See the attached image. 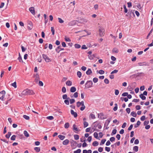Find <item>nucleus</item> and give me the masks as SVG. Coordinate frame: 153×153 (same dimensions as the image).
<instances>
[{
  "instance_id": "f257e3e1",
  "label": "nucleus",
  "mask_w": 153,
  "mask_h": 153,
  "mask_svg": "<svg viewBox=\"0 0 153 153\" xmlns=\"http://www.w3.org/2000/svg\"><path fill=\"white\" fill-rule=\"evenodd\" d=\"M23 94L25 95H32L34 94V93L32 90L26 89L23 91Z\"/></svg>"
},
{
  "instance_id": "f03ea898",
  "label": "nucleus",
  "mask_w": 153,
  "mask_h": 153,
  "mask_svg": "<svg viewBox=\"0 0 153 153\" xmlns=\"http://www.w3.org/2000/svg\"><path fill=\"white\" fill-rule=\"evenodd\" d=\"M93 84L91 80L88 81L85 84V87L87 88H90L92 86Z\"/></svg>"
},
{
  "instance_id": "7ed1b4c3",
  "label": "nucleus",
  "mask_w": 153,
  "mask_h": 153,
  "mask_svg": "<svg viewBox=\"0 0 153 153\" xmlns=\"http://www.w3.org/2000/svg\"><path fill=\"white\" fill-rule=\"evenodd\" d=\"M99 32L100 33V36H104L105 34V30L103 28L101 27H99Z\"/></svg>"
},
{
  "instance_id": "20e7f679",
  "label": "nucleus",
  "mask_w": 153,
  "mask_h": 153,
  "mask_svg": "<svg viewBox=\"0 0 153 153\" xmlns=\"http://www.w3.org/2000/svg\"><path fill=\"white\" fill-rule=\"evenodd\" d=\"M42 57L44 59L45 62H50L51 61V59L47 56V55L43 54L42 55Z\"/></svg>"
},
{
  "instance_id": "39448f33",
  "label": "nucleus",
  "mask_w": 153,
  "mask_h": 153,
  "mask_svg": "<svg viewBox=\"0 0 153 153\" xmlns=\"http://www.w3.org/2000/svg\"><path fill=\"white\" fill-rule=\"evenodd\" d=\"M132 14L133 15H134V13L131 11H129L126 15V16L127 17L128 19H129L131 18V15Z\"/></svg>"
},
{
  "instance_id": "423d86ee",
  "label": "nucleus",
  "mask_w": 153,
  "mask_h": 153,
  "mask_svg": "<svg viewBox=\"0 0 153 153\" xmlns=\"http://www.w3.org/2000/svg\"><path fill=\"white\" fill-rule=\"evenodd\" d=\"M71 114L73 115L74 117H76L77 116V113L74 111L73 110H71Z\"/></svg>"
},
{
  "instance_id": "0eeeda50",
  "label": "nucleus",
  "mask_w": 153,
  "mask_h": 153,
  "mask_svg": "<svg viewBox=\"0 0 153 153\" xmlns=\"http://www.w3.org/2000/svg\"><path fill=\"white\" fill-rule=\"evenodd\" d=\"M29 10L33 14H35V10L34 8L33 7H31L29 9Z\"/></svg>"
},
{
  "instance_id": "6e6552de",
  "label": "nucleus",
  "mask_w": 153,
  "mask_h": 153,
  "mask_svg": "<svg viewBox=\"0 0 153 153\" xmlns=\"http://www.w3.org/2000/svg\"><path fill=\"white\" fill-rule=\"evenodd\" d=\"M70 91L71 92L74 93L76 91V88L74 87H72L70 88Z\"/></svg>"
},
{
  "instance_id": "1a4fd4ad",
  "label": "nucleus",
  "mask_w": 153,
  "mask_h": 153,
  "mask_svg": "<svg viewBox=\"0 0 153 153\" xmlns=\"http://www.w3.org/2000/svg\"><path fill=\"white\" fill-rule=\"evenodd\" d=\"M69 143V140L68 139H66L63 141L62 143L64 145H67Z\"/></svg>"
},
{
  "instance_id": "9d476101",
  "label": "nucleus",
  "mask_w": 153,
  "mask_h": 153,
  "mask_svg": "<svg viewBox=\"0 0 153 153\" xmlns=\"http://www.w3.org/2000/svg\"><path fill=\"white\" fill-rule=\"evenodd\" d=\"M66 84L68 86H71L72 85V82L70 80H68L66 82Z\"/></svg>"
},
{
  "instance_id": "9b49d317",
  "label": "nucleus",
  "mask_w": 153,
  "mask_h": 153,
  "mask_svg": "<svg viewBox=\"0 0 153 153\" xmlns=\"http://www.w3.org/2000/svg\"><path fill=\"white\" fill-rule=\"evenodd\" d=\"M76 24V22L75 21H72L68 23V25L70 26H72L75 25Z\"/></svg>"
},
{
  "instance_id": "f8f14e48",
  "label": "nucleus",
  "mask_w": 153,
  "mask_h": 153,
  "mask_svg": "<svg viewBox=\"0 0 153 153\" xmlns=\"http://www.w3.org/2000/svg\"><path fill=\"white\" fill-rule=\"evenodd\" d=\"M92 73V71L90 69H89L86 72V74L88 75H90Z\"/></svg>"
},
{
  "instance_id": "ddd939ff",
  "label": "nucleus",
  "mask_w": 153,
  "mask_h": 153,
  "mask_svg": "<svg viewBox=\"0 0 153 153\" xmlns=\"http://www.w3.org/2000/svg\"><path fill=\"white\" fill-rule=\"evenodd\" d=\"M141 124V122H140L138 120L137 121V123L135 124L134 126V127L135 128H137V127H138V126H140Z\"/></svg>"
},
{
  "instance_id": "4468645a",
  "label": "nucleus",
  "mask_w": 153,
  "mask_h": 153,
  "mask_svg": "<svg viewBox=\"0 0 153 153\" xmlns=\"http://www.w3.org/2000/svg\"><path fill=\"white\" fill-rule=\"evenodd\" d=\"M73 130L75 131H75H79L78 128L76 127V125L75 124H74L73 125Z\"/></svg>"
},
{
  "instance_id": "2eb2a0df",
  "label": "nucleus",
  "mask_w": 153,
  "mask_h": 153,
  "mask_svg": "<svg viewBox=\"0 0 153 153\" xmlns=\"http://www.w3.org/2000/svg\"><path fill=\"white\" fill-rule=\"evenodd\" d=\"M62 98L64 100L65 99H68L69 100L70 99L69 97H68L67 95L66 94H65L63 95L62 96Z\"/></svg>"
},
{
  "instance_id": "dca6fc26",
  "label": "nucleus",
  "mask_w": 153,
  "mask_h": 153,
  "mask_svg": "<svg viewBox=\"0 0 153 153\" xmlns=\"http://www.w3.org/2000/svg\"><path fill=\"white\" fill-rule=\"evenodd\" d=\"M118 51H119L118 50L117 48H113V50H112V52L113 53H117L118 52Z\"/></svg>"
},
{
  "instance_id": "f3484780",
  "label": "nucleus",
  "mask_w": 153,
  "mask_h": 153,
  "mask_svg": "<svg viewBox=\"0 0 153 153\" xmlns=\"http://www.w3.org/2000/svg\"><path fill=\"white\" fill-rule=\"evenodd\" d=\"M111 119H107L105 121V126H108L111 121Z\"/></svg>"
},
{
  "instance_id": "a211bd4d",
  "label": "nucleus",
  "mask_w": 153,
  "mask_h": 153,
  "mask_svg": "<svg viewBox=\"0 0 153 153\" xmlns=\"http://www.w3.org/2000/svg\"><path fill=\"white\" fill-rule=\"evenodd\" d=\"M19 56L18 58V60H19V62H23V61L22 59V57L20 55V53H19Z\"/></svg>"
},
{
  "instance_id": "6ab92c4d",
  "label": "nucleus",
  "mask_w": 153,
  "mask_h": 153,
  "mask_svg": "<svg viewBox=\"0 0 153 153\" xmlns=\"http://www.w3.org/2000/svg\"><path fill=\"white\" fill-rule=\"evenodd\" d=\"M99 144L98 142L97 141H95L94 142L92 143V145L94 146H97Z\"/></svg>"
},
{
  "instance_id": "aec40b11",
  "label": "nucleus",
  "mask_w": 153,
  "mask_h": 153,
  "mask_svg": "<svg viewBox=\"0 0 153 153\" xmlns=\"http://www.w3.org/2000/svg\"><path fill=\"white\" fill-rule=\"evenodd\" d=\"M140 97L143 100H145L146 99V97L143 96V94H141L139 95Z\"/></svg>"
},
{
  "instance_id": "412c9836",
  "label": "nucleus",
  "mask_w": 153,
  "mask_h": 153,
  "mask_svg": "<svg viewBox=\"0 0 153 153\" xmlns=\"http://www.w3.org/2000/svg\"><path fill=\"white\" fill-rule=\"evenodd\" d=\"M58 137L61 140H63L65 138V136L60 135L58 136Z\"/></svg>"
},
{
  "instance_id": "4be33fe9",
  "label": "nucleus",
  "mask_w": 153,
  "mask_h": 153,
  "mask_svg": "<svg viewBox=\"0 0 153 153\" xmlns=\"http://www.w3.org/2000/svg\"><path fill=\"white\" fill-rule=\"evenodd\" d=\"M24 134L25 136L27 137H28L29 136V134L26 131H24Z\"/></svg>"
},
{
  "instance_id": "5701e85b",
  "label": "nucleus",
  "mask_w": 153,
  "mask_h": 153,
  "mask_svg": "<svg viewBox=\"0 0 153 153\" xmlns=\"http://www.w3.org/2000/svg\"><path fill=\"white\" fill-rule=\"evenodd\" d=\"M131 115L133 117H136L137 116V114L136 112L134 111H132L131 112Z\"/></svg>"
},
{
  "instance_id": "b1692460",
  "label": "nucleus",
  "mask_w": 153,
  "mask_h": 153,
  "mask_svg": "<svg viewBox=\"0 0 153 153\" xmlns=\"http://www.w3.org/2000/svg\"><path fill=\"white\" fill-rule=\"evenodd\" d=\"M34 150L37 152H39L40 151V149L39 147H35L34 148Z\"/></svg>"
},
{
  "instance_id": "393cba45",
  "label": "nucleus",
  "mask_w": 153,
  "mask_h": 153,
  "mask_svg": "<svg viewBox=\"0 0 153 153\" xmlns=\"http://www.w3.org/2000/svg\"><path fill=\"white\" fill-rule=\"evenodd\" d=\"M11 135V132H8L7 134L6 135L5 137L7 138H9Z\"/></svg>"
},
{
  "instance_id": "a878e982",
  "label": "nucleus",
  "mask_w": 153,
  "mask_h": 153,
  "mask_svg": "<svg viewBox=\"0 0 153 153\" xmlns=\"http://www.w3.org/2000/svg\"><path fill=\"white\" fill-rule=\"evenodd\" d=\"M133 150L135 152H137L138 150V147L137 146H134L133 148Z\"/></svg>"
},
{
  "instance_id": "bb28decb",
  "label": "nucleus",
  "mask_w": 153,
  "mask_h": 153,
  "mask_svg": "<svg viewBox=\"0 0 153 153\" xmlns=\"http://www.w3.org/2000/svg\"><path fill=\"white\" fill-rule=\"evenodd\" d=\"M88 125V122L84 121L83 123V126L84 128L87 127Z\"/></svg>"
},
{
  "instance_id": "cd10ccee",
  "label": "nucleus",
  "mask_w": 153,
  "mask_h": 153,
  "mask_svg": "<svg viewBox=\"0 0 153 153\" xmlns=\"http://www.w3.org/2000/svg\"><path fill=\"white\" fill-rule=\"evenodd\" d=\"M69 127V124L68 123H66L64 125V127L65 128H68Z\"/></svg>"
},
{
  "instance_id": "c85d7f7f",
  "label": "nucleus",
  "mask_w": 153,
  "mask_h": 153,
  "mask_svg": "<svg viewBox=\"0 0 153 153\" xmlns=\"http://www.w3.org/2000/svg\"><path fill=\"white\" fill-rule=\"evenodd\" d=\"M75 47L77 49L80 48L81 47V45L79 44H76L74 45Z\"/></svg>"
},
{
  "instance_id": "c756f323",
  "label": "nucleus",
  "mask_w": 153,
  "mask_h": 153,
  "mask_svg": "<svg viewBox=\"0 0 153 153\" xmlns=\"http://www.w3.org/2000/svg\"><path fill=\"white\" fill-rule=\"evenodd\" d=\"M88 56L89 58L91 60L93 59L94 57V55H88Z\"/></svg>"
},
{
  "instance_id": "7c9ffc66",
  "label": "nucleus",
  "mask_w": 153,
  "mask_h": 153,
  "mask_svg": "<svg viewBox=\"0 0 153 153\" xmlns=\"http://www.w3.org/2000/svg\"><path fill=\"white\" fill-rule=\"evenodd\" d=\"M117 130L116 129H114L112 131V133L111 134V135H113L114 134H115L117 133Z\"/></svg>"
},
{
  "instance_id": "2f4dec72",
  "label": "nucleus",
  "mask_w": 153,
  "mask_h": 153,
  "mask_svg": "<svg viewBox=\"0 0 153 153\" xmlns=\"http://www.w3.org/2000/svg\"><path fill=\"white\" fill-rule=\"evenodd\" d=\"M74 138L76 140H78L79 139V136L77 134H75L74 135Z\"/></svg>"
},
{
  "instance_id": "473e14b6",
  "label": "nucleus",
  "mask_w": 153,
  "mask_h": 153,
  "mask_svg": "<svg viewBox=\"0 0 153 153\" xmlns=\"http://www.w3.org/2000/svg\"><path fill=\"white\" fill-rule=\"evenodd\" d=\"M77 74L79 78H80L82 76V73L81 72L78 71L77 73Z\"/></svg>"
},
{
  "instance_id": "72a5a7b5",
  "label": "nucleus",
  "mask_w": 153,
  "mask_h": 153,
  "mask_svg": "<svg viewBox=\"0 0 153 153\" xmlns=\"http://www.w3.org/2000/svg\"><path fill=\"white\" fill-rule=\"evenodd\" d=\"M106 141V140L105 139H102L101 141V143H100V145H102L103 144H104L105 143V142Z\"/></svg>"
},
{
  "instance_id": "f704fd0d",
  "label": "nucleus",
  "mask_w": 153,
  "mask_h": 153,
  "mask_svg": "<svg viewBox=\"0 0 153 153\" xmlns=\"http://www.w3.org/2000/svg\"><path fill=\"white\" fill-rule=\"evenodd\" d=\"M139 65L140 66H146V65H149V64H147V63L146 64H144V63H141V62H140V63H139Z\"/></svg>"
},
{
  "instance_id": "c9c22d12",
  "label": "nucleus",
  "mask_w": 153,
  "mask_h": 153,
  "mask_svg": "<svg viewBox=\"0 0 153 153\" xmlns=\"http://www.w3.org/2000/svg\"><path fill=\"white\" fill-rule=\"evenodd\" d=\"M69 100L70 101V103L71 104H72L74 103L75 102V100L74 99H69Z\"/></svg>"
},
{
  "instance_id": "e433bc0d",
  "label": "nucleus",
  "mask_w": 153,
  "mask_h": 153,
  "mask_svg": "<svg viewBox=\"0 0 153 153\" xmlns=\"http://www.w3.org/2000/svg\"><path fill=\"white\" fill-rule=\"evenodd\" d=\"M62 91L63 93H65L66 91V88L65 87H63L62 88Z\"/></svg>"
},
{
  "instance_id": "4c0bfd02",
  "label": "nucleus",
  "mask_w": 153,
  "mask_h": 153,
  "mask_svg": "<svg viewBox=\"0 0 153 153\" xmlns=\"http://www.w3.org/2000/svg\"><path fill=\"white\" fill-rule=\"evenodd\" d=\"M51 31L52 32V35H54V34L55 30L53 27H51Z\"/></svg>"
},
{
  "instance_id": "58836bf2",
  "label": "nucleus",
  "mask_w": 153,
  "mask_h": 153,
  "mask_svg": "<svg viewBox=\"0 0 153 153\" xmlns=\"http://www.w3.org/2000/svg\"><path fill=\"white\" fill-rule=\"evenodd\" d=\"M16 138V136L15 135H13L11 137L10 139L12 140H15Z\"/></svg>"
},
{
  "instance_id": "ea45409f",
  "label": "nucleus",
  "mask_w": 153,
  "mask_h": 153,
  "mask_svg": "<svg viewBox=\"0 0 153 153\" xmlns=\"http://www.w3.org/2000/svg\"><path fill=\"white\" fill-rule=\"evenodd\" d=\"M69 100L66 99L64 100L65 103L67 105H69Z\"/></svg>"
},
{
  "instance_id": "a19ab883",
  "label": "nucleus",
  "mask_w": 153,
  "mask_h": 153,
  "mask_svg": "<svg viewBox=\"0 0 153 153\" xmlns=\"http://www.w3.org/2000/svg\"><path fill=\"white\" fill-rule=\"evenodd\" d=\"M114 105H115V106L114 107V108H113V109L114 111H117V103H115L114 104Z\"/></svg>"
},
{
  "instance_id": "79ce46f5",
  "label": "nucleus",
  "mask_w": 153,
  "mask_h": 153,
  "mask_svg": "<svg viewBox=\"0 0 153 153\" xmlns=\"http://www.w3.org/2000/svg\"><path fill=\"white\" fill-rule=\"evenodd\" d=\"M47 119L49 120H52L54 119V117L52 116H49L47 117L46 118Z\"/></svg>"
},
{
  "instance_id": "37998d69",
  "label": "nucleus",
  "mask_w": 153,
  "mask_h": 153,
  "mask_svg": "<svg viewBox=\"0 0 153 153\" xmlns=\"http://www.w3.org/2000/svg\"><path fill=\"white\" fill-rule=\"evenodd\" d=\"M23 117L27 120H29L30 119L29 117L26 115H24L23 116Z\"/></svg>"
},
{
  "instance_id": "c03bdc74",
  "label": "nucleus",
  "mask_w": 153,
  "mask_h": 153,
  "mask_svg": "<svg viewBox=\"0 0 153 153\" xmlns=\"http://www.w3.org/2000/svg\"><path fill=\"white\" fill-rule=\"evenodd\" d=\"M59 22V23H62L64 22V21L62 20L61 18H58Z\"/></svg>"
},
{
  "instance_id": "a18cd8bd",
  "label": "nucleus",
  "mask_w": 153,
  "mask_h": 153,
  "mask_svg": "<svg viewBox=\"0 0 153 153\" xmlns=\"http://www.w3.org/2000/svg\"><path fill=\"white\" fill-rule=\"evenodd\" d=\"M93 80L94 83H96L98 82V79L96 77H95L93 79Z\"/></svg>"
},
{
  "instance_id": "49530a36",
  "label": "nucleus",
  "mask_w": 153,
  "mask_h": 153,
  "mask_svg": "<svg viewBox=\"0 0 153 153\" xmlns=\"http://www.w3.org/2000/svg\"><path fill=\"white\" fill-rule=\"evenodd\" d=\"M115 138L114 137H111L110 138V141L111 142H113L115 141Z\"/></svg>"
},
{
  "instance_id": "de8ad7c7",
  "label": "nucleus",
  "mask_w": 153,
  "mask_h": 153,
  "mask_svg": "<svg viewBox=\"0 0 153 153\" xmlns=\"http://www.w3.org/2000/svg\"><path fill=\"white\" fill-rule=\"evenodd\" d=\"M11 85L13 87H14L15 88H16L17 87L16 84V82H14L13 83H12L11 84Z\"/></svg>"
},
{
  "instance_id": "09e8293b",
  "label": "nucleus",
  "mask_w": 153,
  "mask_h": 153,
  "mask_svg": "<svg viewBox=\"0 0 153 153\" xmlns=\"http://www.w3.org/2000/svg\"><path fill=\"white\" fill-rule=\"evenodd\" d=\"M74 97L77 98L78 96V93L77 92H75L73 94Z\"/></svg>"
},
{
  "instance_id": "8fccbe9b",
  "label": "nucleus",
  "mask_w": 153,
  "mask_h": 153,
  "mask_svg": "<svg viewBox=\"0 0 153 153\" xmlns=\"http://www.w3.org/2000/svg\"><path fill=\"white\" fill-rule=\"evenodd\" d=\"M81 49H87V47L85 45H84L82 46Z\"/></svg>"
},
{
  "instance_id": "3c124183",
  "label": "nucleus",
  "mask_w": 153,
  "mask_h": 153,
  "mask_svg": "<svg viewBox=\"0 0 153 153\" xmlns=\"http://www.w3.org/2000/svg\"><path fill=\"white\" fill-rule=\"evenodd\" d=\"M104 71L102 70H99V73L101 74H102L104 73Z\"/></svg>"
},
{
  "instance_id": "603ef678",
  "label": "nucleus",
  "mask_w": 153,
  "mask_h": 153,
  "mask_svg": "<svg viewBox=\"0 0 153 153\" xmlns=\"http://www.w3.org/2000/svg\"><path fill=\"white\" fill-rule=\"evenodd\" d=\"M94 137L95 138H97L98 137V133L97 132H95L94 133Z\"/></svg>"
},
{
  "instance_id": "864d4df0",
  "label": "nucleus",
  "mask_w": 153,
  "mask_h": 153,
  "mask_svg": "<svg viewBox=\"0 0 153 153\" xmlns=\"http://www.w3.org/2000/svg\"><path fill=\"white\" fill-rule=\"evenodd\" d=\"M123 7L124 9V12L125 13H127L128 10L126 8V5H124Z\"/></svg>"
},
{
  "instance_id": "5fc2aeb1",
  "label": "nucleus",
  "mask_w": 153,
  "mask_h": 153,
  "mask_svg": "<svg viewBox=\"0 0 153 153\" xmlns=\"http://www.w3.org/2000/svg\"><path fill=\"white\" fill-rule=\"evenodd\" d=\"M149 123V121H145L143 123L144 125V126L147 125Z\"/></svg>"
},
{
  "instance_id": "6e6d98bb",
  "label": "nucleus",
  "mask_w": 153,
  "mask_h": 153,
  "mask_svg": "<svg viewBox=\"0 0 153 153\" xmlns=\"http://www.w3.org/2000/svg\"><path fill=\"white\" fill-rule=\"evenodd\" d=\"M104 82L107 84H108L109 83V81L107 79H105L104 80Z\"/></svg>"
},
{
  "instance_id": "4d7b16f0",
  "label": "nucleus",
  "mask_w": 153,
  "mask_h": 153,
  "mask_svg": "<svg viewBox=\"0 0 153 153\" xmlns=\"http://www.w3.org/2000/svg\"><path fill=\"white\" fill-rule=\"evenodd\" d=\"M85 108V105L82 106V107L80 108V110L81 111H83L84 110Z\"/></svg>"
},
{
  "instance_id": "13d9d810",
  "label": "nucleus",
  "mask_w": 153,
  "mask_h": 153,
  "mask_svg": "<svg viewBox=\"0 0 153 153\" xmlns=\"http://www.w3.org/2000/svg\"><path fill=\"white\" fill-rule=\"evenodd\" d=\"M103 149L101 147H99L98 149V151L99 152H101L103 151Z\"/></svg>"
},
{
  "instance_id": "bf43d9fd",
  "label": "nucleus",
  "mask_w": 153,
  "mask_h": 153,
  "mask_svg": "<svg viewBox=\"0 0 153 153\" xmlns=\"http://www.w3.org/2000/svg\"><path fill=\"white\" fill-rule=\"evenodd\" d=\"M76 106L77 107H79L81 106L80 102L78 101L76 102Z\"/></svg>"
},
{
  "instance_id": "052dcab7",
  "label": "nucleus",
  "mask_w": 153,
  "mask_h": 153,
  "mask_svg": "<svg viewBox=\"0 0 153 153\" xmlns=\"http://www.w3.org/2000/svg\"><path fill=\"white\" fill-rule=\"evenodd\" d=\"M21 47L22 52H25V51L26 49L23 46H22V45L21 46Z\"/></svg>"
},
{
  "instance_id": "680f3d73",
  "label": "nucleus",
  "mask_w": 153,
  "mask_h": 153,
  "mask_svg": "<svg viewBox=\"0 0 153 153\" xmlns=\"http://www.w3.org/2000/svg\"><path fill=\"white\" fill-rule=\"evenodd\" d=\"M76 153H80L81 152V150L80 149H78L76 151H74Z\"/></svg>"
},
{
  "instance_id": "e2e57ef3",
  "label": "nucleus",
  "mask_w": 153,
  "mask_h": 153,
  "mask_svg": "<svg viewBox=\"0 0 153 153\" xmlns=\"http://www.w3.org/2000/svg\"><path fill=\"white\" fill-rule=\"evenodd\" d=\"M119 94V91L118 90H115V94L116 95H117Z\"/></svg>"
},
{
  "instance_id": "0e129e2a",
  "label": "nucleus",
  "mask_w": 153,
  "mask_h": 153,
  "mask_svg": "<svg viewBox=\"0 0 153 153\" xmlns=\"http://www.w3.org/2000/svg\"><path fill=\"white\" fill-rule=\"evenodd\" d=\"M92 140V137L91 136H89L88 137L87 139V140L89 142H90Z\"/></svg>"
},
{
  "instance_id": "69168bd1",
  "label": "nucleus",
  "mask_w": 153,
  "mask_h": 153,
  "mask_svg": "<svg viewBox=\"0 0 153 153\" xmlns=\"http://www.w3.org/2000/svg\"><path fill=\"white\" fill-rule=\"evenodd\" d=\"M105 151L109 152L110 151V148L109 147H105Z\"/></svg>"
},
{
  "instance_id": "338daca9",
  "label": "nucleus",
  "mask_w": 153,
  "mask_h": 153,
  "mask_svg": "<svg viewBox=\"0 0 153 153\" xmlns=\"http://www.w3.org/2000/svg\"><path fill=\"white\" fill-rule=\"evenodd\" d=\"M146 117L145 116H143L140 118V120L141 121H144Z\"/></svg>"
},
{
  "instance_id": "774afa93",
  "label": "nucleus",
  "mask_w": 153,
  "mask_h": 153,
  "mask_svg": "<svg viewBox=\"0 0 153 153\" xmlns=\"http://www.w3.org/2000/svg\"><path fill=\"white\" fill-rule=\"evenodd\" d=\"M111 144V142L110 140H108L106 143V145L107 146H108Z\"/></svg>"
}]
</instances>
